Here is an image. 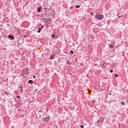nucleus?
I'll return each instance as SVG.
<instances>
[{
	"instance_id": "obj_7",
	"label": "nucleus",
	"mask_w": 128,
	"mask_h": 128,
	"mask_svg": "<svg viewBox=\"0 0 128 128\" xmlns=\"http://www.w3.org/2000/svg\"><path fill=\"white\" fill-rule=\"evenodd\" d=\"M70 54H74V51L72 50L70 51Z\"/></svg>"
},
{
	"instance_id": "obj_2",
	"label": "nucleus",
	"mask_w": 128,
	"mask_h": 128,
	"mask_svg": "<svg viewBox=\"0 0 128 128\" xmlns=\"http://www.w3.org/2000/svg\"><path fill=\"white\" fill-rule=\"evenodd\" d=\"M42 6L38 7V8H37L38 12H40L42 10Z\"/></svg>"
},
{
	"instance_id": "obj_3",
	"label": "nucleus",
	"mask_w": 128,
	"mask_h": 128,
	"mask_svg": "<svg viewBox=\"0 0 128 128\" xmlns=\"http://www.w3.org/2000/svg\"><path fill=\"white\" fill-rule=\"evenodd\" d=\"M8 38H12V40H14V38L10 35H8Z\"/></svg>"
},
{
	"instance_id": "obj_4",
	"label": "nucleus",
	"mask_w": 128,
	"mask_h": 128,
	"mask_svg": "<svg viewBox=\"0 0 128 128\" xmlns=\"http://www.w3.org/2000/svg\"><path fill=\"white\" fill-rule=\"evenodd\" d=\"M67 64H72V62L69 60L66 61Z\"/></svg>"
},
{
	"instance_id": "obj_19",
	"label": "nucleus",
	"mask_w": 128,
	"mask_h": 128,
	"mask_svg": "<svg viewBox=\"0 0 128 128\" xmlns=\"http://www.w3.org/2000/svg\"><path fill=\"white\" fill-rule=\"evenodd\" d=\"M110 96H112V93H110Z\"/></svg>"
},
{
	"instance_id": "obj_22",
	"label": "nucleus",
	"mask_w": 128,
	"mask_h": 128,
	"mask_svg": "<svg viewBox=\"0 0 128 128\" xmlns=\"http://www.w3.org/2000/svg\"><path fill=\"white\" fill-rule=\"evenodd\" d=\"M118 18H120V16Z\"/></svg>"
},
{
	"instance_id": "obj_16",
	"label": "nucleus",
	"mask_w": 128,
	"mask_h": 128,
	"mask_svg": "<svg viewBox=\"0 0 128 128\" xmlns=\"http://www.w3.org/2000/svg\"><path fill=\"white\" fill-rule=\"evenodd\" d=\"M121 104H124V102H121Z\"/></svg>"
},
{
	"instance_id": "obj_5",
	"label": "nucleus",
	"mask_w": 128,
	"mask_h": 128,
	"mask_svg": "<svg viewBox=\"0 0 128 128\" xmlns=\"http://www.w3.org/2000/svg\"><path fill=\"white\" fill-rule=\"evenodd\" d=\"M90 14L91 16H94V12L91 11V12H90Z\"/></svg>"
},
{
	"instance_id": "obj_23",
	"label": "nucleus",
	"mask_w": 128,
	"mask_h": 128,
	"mask_svg": "<svg viewBox=\"0 0 128 128\" xmlns=\"http://www.w3.org/2000/svg\"><path fill=\"white\" fill-rule=\"evenodd\" d=\"M124 104H126V103H124Z\"/></svg>"
},
{
	"instance_id": "obj_18",
	"label": "nucleus",
	"mask_w": 128,
	"mask_h": 128,
	"mask_svg": "<svg viewBox=\"0 0 128 128\" xmlns=\"http://www.w3.org/2000/svg\"><path fill=\"white\" fill-rule=\"evenodd\" d=\"M24 38H26V36H24Z\"/></svg>"
},
{
	"instance_id": "obj_11",
	"label": "nucleus",
	"mask_w": 128,
	"mask_h": 128,
	"mask_svg": "<svg viewBox=\"0 0 128 128\" xmlns=\"http://www.w3.org/2000/svg\"><path fill=\"white\" fill-rule=\"evenodd\" d=\"M110 48H114V46H112V44H110Z\"/></svg>"
},
{
	"instance_id": "obj_1",
	"label": "nucleus",
	"mask_w": 128,
	"mask_h": 128,
	"mask_svg": "<svg viewBox=\"0 0 128 128\" xmlns=\"http://www.w3.org/2000/svg\"><path fill=\"white\" fill-rule=\"evenodd\" d=\"M94 18L97 20H102L104 18V15L97 14L95 15Z\"/></svg>"
},
{
	"instance_id": "obj_10",
	"label": "nucleus",
	"mask_w": 128,
	"mask_h": 128,
	"mask_svg": "<svg viewBox=\"0 0 128 128\" xmlns=\"http://www.w3.org/2000/svg\"><path fill=\"white\" fill-rule=\"evenodd\" d=\"M110 72H114V70H110Z\"/></svg>"
},
{
	"instance_id": "obj_6",
	"label": "nucleus",
	"mask_w": 128,
	"mask_h": 128,
	"mask_svg": "<svg viewBox=\"0 0 128 128\" xmlns=\"http://www.w3.org/2000/svg\"><path fill=\"white\" fill-rule=\"evenodd\" d=\"M29 84H34V82L32 80H30L28 81Z\"/></svg>"
},
{
	"instance_id": "obj_21",
	"label": "nucleus",
	"mask_w": 128,
	"mask_h": 128,
	"mask_svg": "<svg viewBox=\"0 0 128 128\" xmlns=\"http://www.w3.org/2000/svg\"><path fill=\"white\" fill-rule=\"evenodd\" d=\"M122 16H124L122 15Z\"/></svg>"
},
{
	"instance_id": "obj_12",
	"label": "nucleus",
	"mask_w": 128,
	"mask_h": 128,
	"mask_svg": "<svg viewBox=\"0 0 128 128\" xmlns=\"http://www.w3.org/2000/svg\"><path fill=\"white\" fill-rule=\"evenodd\" d=\"M55 36L54 34H52V38H54Z\"/></svg>"
},
{
	"instance_id": "obj_9",
	"label": "nucleus",
	"mask_w": 128,
	"mask_h": 128,
	"mask_svg": "<svg viewBox=\"0 0 128 128\" xmlns=\"http://www.w3.org/2000/svg\"><path fill=\"white\" fill-rule=\"evenodd\" d=\"M118 74H115V78H118Z\"/></svg>"
},
{
	"instance_id": "obj_8",
	"label": "nucleus",
	"mask_w": 128,
	"mask_h": 128,
	"mask_svg": "<svg viewBox=\"0 0 128 128\" xmlns=\"http://www.w3.org/2000/svg\"><path fill=\"white\" fill-rule=\"evenodd\" d=\"M42 30V29L40 28H39L38 32H40V30Z\"/></svg>"
},
{
	"instance_id": "obj_20",
	"label": "nucleus",
	"mask_w": 128,
	"mask_h": 128,
	"mask_svg": "<svg viewBox=\"0 0 128 128\" xmlns=\"http://www.w3.org/2000/svg\"><path fill=\"white\" fill-rule=\"evenodd\" d=\"M42 28H44V26H42Z\"/></svg>"
},
{
	"instance_id": "obj_17",
	"label": "nucleus",
	"mask_w": 128,
	"mask_h": 128,
	"mask_svg": "<svg viewBox=\"0 0 128 128\" xmlns=\"http://www.w3.org/2000/svg\"><path fill=\"white\" fill-rule=\"evenodd\" d=\"M34 78H36V76H33Z\"/></svg>"
},
{
	"instance_id": "obj_14",
	"label": "nucleus",
	"mask_w": 128,
	"mask_h": 128,
	"mask_svg": "<svg viewBox=\"0 0 128 128\" xmlns=\"http://www.w3.org/2000/svg\"><path fill=\"white\" fill-rule=\"evenodd\" d=\"M80 128H84V126H80Z\"/></svg>"
},
{
	"instance_id": "obj_15",
	"label": "nucleus",
	"mask_w": 128,
	"mask_h": 128,
	"mask_svg": "<svg viewBox=\"0 0 128 128\" xmlns=\"http://www.w3.org/2000/svg\"><path fill=\"white\" fill-rule=\"evenodd\" d=\"M50 59H51V60H53L54 58H52V57L51 56V57H50Z\"/></svg>"
},
{
	"instance_id": "obj_13",
	"label": "nucleus",
	"mask_w": 128,
	"mask_h": 128,
	"mask_svg": "<svg viewBox=\"0 0 128 128\" xmlns=\"http://www.w3.org/2000/svg\"><path fill=\"white\" fill-rule=\"evenodd\" d=\"M76 8H80V6H76Z\"/></svg>"
}]
</instances>
